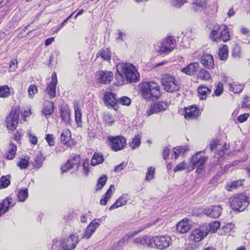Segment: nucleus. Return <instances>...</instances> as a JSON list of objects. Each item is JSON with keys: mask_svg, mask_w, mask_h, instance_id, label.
Segmentation results:
<instances>
[{"mask_svg": "<svg viewBox=\"0 0 250 250\" xmlns=\"http://www.w3.org/2000/svg\"><path fill=\"white\" fill-rule=\"evenodd\" d=\"M135 240L137 243L141 245H146L161 250L167 249L172 243L171 238L167 235L157 236L155 237L145 235L138 237Z\"/></svg>", "mask_w": 250, "mask_h": 250, "instance_id": "f257e3e1", "label": "nucleus"}, {"mask_svg": "<svg viewBox=\"0 0 250 250\" xmlns=\"http://www.w3.org/2000/svg\"><path fill=\"white\" fill-rule=\"evenodd\" d=\"M117 72L123 82L136 83L140 80V74L135 66L130 63H120L116 66Z\"/></svg>", "mask_w": 250, "mask_h": 250, "instance_id": "f03ea898", "label": "nucleus"}, {"mask_svg": "<svg viewBox=\"0 0 250 250\" xmlns=\"http://www.w3.org/2000/svg\"><path fill=\"white\" fill-rule=\"evenodd\" d=\"M140 87L141 97L147 101H156L161 95L160 86L155 82H142Z\"/></svg>", "mask_w": 250, "mask_h": 250, "instance_id": "7ed1b4c3", "label": "nucleus"}, {"mask_svg": "<svg viewBox=\"0 0 250 250\" xmlns=\"http://www.w3.org/2000/svg\"><path fill=\"white\" fill-rule=\"evenodd\" d=\"M78 236L71 234L68 238L53 240L52 250H73L79 242Z\"/></svg>", "mask_w": 250, "mask_h": 250, "instance_id": "20e7f679", "label": "nucleus"}, {"mask_svg": "<svg viewBox=\"0 0 250 250\" xmlns=\"http://www.w3.org/2000/svg\"><path fill=\"white\" fill-rule=\"evenodd\" d=\"M161 83L164 89L169 93H173L178 91L180 88L179 82L175 76L169 73H166L162 75Z\"/></svg>", "mask_w": 250, "mask_h": 250, "instance_id": "39448f33", "label": "nucleus"}, {"mask_svg": "<svg viewBox=\"0 0 250 250\" xmlns=\"http://www.w3.org/2000/svg\"><path fill=\"white\" fill-rule=\"evenodd\" d=\"M209 38L214 42L222 41L226 42L229 40L230 36L228 28L226 25H217L214 26Z\"/></svg>", "mask_w": 250, "mask_h": 250, "instance_id": "423d86ee", "label": "nucleus"}, {"mask_svg": "<svg viewBox=\"0 0 250 250\" xmlns=\"http://www.w3.org/2000/svg\"><path fill=\"white\" fill-rule=\"evenodd\" d=\"M229 201L231 208L238 211L244 210L249 205V198L243 194H236Z\"/></svg>", "mask_w": 250, "mask_h": 250, "instance_id": "0eeeda50", "label": "nucleus"}, {"mask_svg": "<svg viewBox=\"0 0 250 250\" xmlns=\"http://www.w3.org/2000/svg\"><path fill=\"white\" fill-rule=\"evenodd\" d=\"M19 108H12L5 119V123L8 129L14 130L16 129L19 123Z\"/></svg>", "mask_w": 250, "mask_h": 250, "instance_id": "6e6552de", "label": "nucleus"}, {"mask_svg": "<svg viewBox=\"0 0 250 250\" xmlns=\"http://www.w3.org/2000/svg\"><path fill=\"white\" fill-rule=\"evenodd\" d=\"M201 152H196L190 159L189 166H191V169L197 167V171L200 172L202 170L203 166L207 160V157L200 155Z\"/></svg>", "mask_w": 250, "mask_h": 250, "instance_id": "1a4fd4ad", "label": "nucleus"}, {"mask_svg": "<svg viewBox=\"0 0 250 250\" xmlns=\"http://www.w3.org/2000/svg\"><path fill=\"white\" fill-rule=\"evenodd\" d=\"M175 44V41L172 37L167 38L162 42L158 52L161 55L167 54L174 49Z\"/></svg>", "mask_w": 250, "mask_h": 250, "instance_id": "9d476101", "label": "nucleus"}, {"mask_svg": "<svg viewBox=\"0 0 250 250\" xmlns=\"http://www.w3.org/2000/svg\"><path fill=\"white\" fill-rule=\"evenodd\" d=\"M108 139L111 143V149L114 151L123 149L126 145V140L122 136H109Z\"/></svg>", "mask_w": 250, "mask_h": 250, "instance_id": "9b49d317", "label": "nucleus"}, {"mask_svg": "<svg viewBox=\"0 0 250 250\" xmlns=\"http://www.w3.org/2000/svg\"><path fill=\"white\" fill-rule=\"evenodd\" d=\"M113 77V73L106 70H100L96 74L97 81L102 84H109L112 81Z\"/></svg>", "mask_w": 250, "mask_h": 250, "instance_id": "f8f14e48", "label": "nucleus"}, {"mask_svg": "<svg viewBox=\"0 0 250 250\" xmlns=\"http://www.w3.org/2000/svg\"><path fill=\"white\" fill-rule=\"evenodd\" d=\"M168 107L167 102L163 101L152 104L146 112L147 116L165 110Z\"/></svg>", "mask_w": 250, "mask_h": 250, "instance_id": "ddd939ff", "label": "nucleus"}, {"mask_svg": "<svg viewBox=\"0 0 250 250\" xmlns=\"http://www.w3.org/2000/svg\"><path fill=\"white\" fill-rule=\"evenodd\" d=\"M61 143L68 147H72L75 146L76 143L74 140L71 139V131L67 129H64L61 134Z\"/></svg>", "mask_w": 250, "mask_h": 250, "instance_id": "4468645a", "label": "nucleus"}, {"mask_svg": "<svg viewBox=\"0 0 250 250\" xmlns=\"http://www.w3.org/2000/svg\"><path fill=\"white\" fill-rule=\"evenodd\" d=\"M51 81L48 84L45 90L48 94L50 98L52 99L56 96V88L58 83L56 73L54 72L52 74Z\"/></svg>", "mask_w": 250, "mask_h": 250, "instance_id": "2eb2a0df", "label": "nucleus"}, {"mask_svg": "<svg viewBox=\"0 0 250 250\" xmlns=\"http://www.w3.org/2000/svg\"><path fill=\"white\" fill-rule=\"evenodd\" d=\"M208 232L203 229H196L192 231L189 236V239L194 242H199L207 236Z\"/></svg>", "mask_w": 250, "mask_h": 250, "instance_id": "dca6fc26", "label": "nucleus"}, {"mask_svg": "<svg viewBox=\"0 0 250 250\" xmlns=\"http://www.w3.org/2000/svg\"><path fill=\"white\" fill-rule=\"evenodd\" d=\"M103 99L106 106L115 109V106L118 101L117 97L115 94L107 92L104 94Z\"/></svg>", "mask_w": 250, "mask_h": 250, "instance_id": "f3484780", "label": "nucleus"}, {"mask_svg": "<svg viewBox=\"0 0 250 250\" xmlns=\"http://www.w3.org/2000/svg\"><path fill=\"white\" fill-rule=\"evenodd\" d=\"M199 115V110L196 106L192 105L185 108V118L187 120L196 119Z\"/></svg>", "mask_w": 250, "mask_h": 250, "instance_id": "a211bd4d", "label": "nucleus"}, {"mask_svg": "<svg viewBox=\"0 0 250 250\" xmlns=\"http://www.w3.org/2000/svg\"><path fill=\"white\" fill-rule=\"evenodd\" d=\"M209 145L211 151H217L218 153L227 149L228 147L227 144L222 145V144L220 143V141L216 139L211 140L209 142Z\"/></svg>", "mask_w": 250, "mask_h": 250, "instance_id": "6ab92c4d", "label": "nucleus"}, {"mask_svg": "<svg viewBox=\"0 0 250 250\" xmlns=\"http://www.w3.org/2000/svg\"><path fill=\"white\" fill-rule=\"evenodd\" d=\"M222 211V208L220 206H212L204 209L205 213L212 218L219 217Z\"/></svg>", "mask_w": 250, "mask_h": 250, "instance_id": "aec40b11", "label": "nucleus"}, {"mask_svg": "<svg viewBox=\"0 0 250 250\" xmlns=\"http://www.w3.org/2000/svg\"><path fill=\"white\" fill-rule=\"evenodd\" d=\"M190 229V224L189 220L185 218L180 221L176 225L177 231L181 233H185L187 232Z\"/></svg>", "mask_w": 250, "mask_h": 250, "instance_id": "412c9836", "label": "nucleus"}, {"mask_svg": "<svg viewBox=\"0 0 250 250\" xmlns=\"http://www.w3.org/2000/svg\"><path fill=\"white\" fill-rule=\"evenodd\" d=\"M199 64L198 62L190 63L186 67L181 69V71L187 75H193L199 69Z\"/></svg>", "mask_w": 250, "mask_h": 250, "instance_id": "4be33fe9", "label": "nucleus"}, {"mask_svg": "<svg viewBox=\"0 0 250 250\" xmlns=\"http://www.w3.org/2000/svg\"><path fill=\"white\" fill-rule=\"evenodd\" d=\"M200 62L204 66L208 69L213 68L214 64L212 56L208 54H203L201 56Z\"/></svg>", "mask_w": 250, "mask_h": 250, "instance_id": "5701e85b", "label": "nucleus"}, {"mask_svg": "<svg viewBox=\"0 0 250 250\" xmlns=\"http://www.w3.org/2000/svg\"><path fill=\"white\" fill-rule=\"evenodd\" d=\"M99 225L98 222H91L85 229L84 232L83 234L82 238L86 239L89 238L92 234L95 231Z\"/></svg>", "mask_w": 250, "mask_h": 250, "instance_id": "b1692460", "label": "nucleus"}, {"mask_svg": "<svg viewBox=\"0 0 250 250\" xmlns=\"http://www.w3.org/2000/svg\"><path fill=\"white\" fill-rule=\"evenodd\" d=\"M80 157L78 156L73 157L70 160H68L67 163L61 167L62 173H63L67 172L70 169L73 167L75 165H76L79 161Z\"/></svg>", "mask_w": 250, "mask_h": 250, "instance_id": "393cba45", "label": "nucleus"}, {"mask_svg": "<svg viewBox=\"0 0 250 250\" xmlns=\"http://www.w3.org/2000/svg\"><path fill=\"white\" fill-rule=\"evenodd\" d=\"M127 194H123L109 208V210H111L120 207L125 205L127 201Z\"/></svg>", "mask_w": 250, "mask_h": 250, "instance_id": "a878e982", "label": "nucleus"}, {"mask_svg": "<svg viewBox=\"0 0 250 250\" xmlns=\"http://www.w3.org/2000/svg\"><path fill=\"white\" fill-rule=\"evenodd\" d=\"M211 89L208 88L204 85H201L198 87V93L199 94L200 99L202 100L206 99L208 95L211 93Z\"/></svg>", "mask_w": 250, "mask_h": 250, "instance_id": "bb28decb", "label": "nucleus"}, {"mask_svg": "<svg viewBox=\"0 0 250 250\" xmlns=\"http://www.w3.org/2000/svg\"><path fill=\"white\" fill-rule=\"evenodd\" d=\"M12 198L7 197L0 204V217L7 212L11 205Z\"/></svg>", "mask_w": 250, "mask_h": 250, "instance_id": "cd10ccee", "label": "nucleus"}, {"mask_svg": "<svg viewBox=\"0 0 250 250\" xmlns=\"http://www.w3.org/2000/svg\"><path fill=\"white\" fill-rule=\"evenodd\" d=\"M17 151V146L13 143L9 145L7 152L5 154V157L8 160H12L14 158Z\"/></svg>", "mask_w": 250, "mask_h": 250, "instance_id": "c85d7f7f", "label": "nucleus"}, {"mask_svg": "<svg viewBox=\"0 0 250 250\" xmlns=\"http://www.w3.org/2000/svg\"><path fill=\"white\" fill-rule=\"evenodd\" d=\"M54 103L50 101H46L44 103V109L42 110V113L45 116L51 115L54 112Z\"/></svg>", "mask_w": 250, "mask_h": 250, "instance_id": "c756f323", "label": "nucleus"}, {"mask_svg": "<svg viewBox=\"0 0 250 250\" xmlns=\"http://www.w3.org/2000/svg\"><path fill=\"white\" fill-rule=\"evenodd\" d=\"M228 85L229 91L234 93H239L244 88V86L242 84L237 82H232L231 83H229Z\"/></svg>", "mask_w": 250, "mask_h": 250, "instance_id": "7c9ffc66", "label": "nucleus"}, {"mask_svg": "<svg viewBox=\"0 0 250 250\" xmlns=\"http://www.w3.org/2000/svg\"><path fill=\"white\" fill-rule=\"evenodd\" d=\"M75 119L77 125L81 126L82 125V115L81 109L79 104L77 103L74 104Z\"/></svg>", "mask_w": 250, "mask_h": 250, "instance_id": "2f4dec72", "label": "nucleus"}, {"mask_svg": "<svg viewBox=\"0 0 250 250\" xmlns=\"http://www.w3.org/2000/svg\"><path fill=\"white\" fill-rule=\"evenodd\" d=\"M104 160V157L102 153H95L91 158V165L95 166L102 164Z\"/></svg>", "mask_w": 250, "mask_h": 250, "instance_id": "473e14b6", "label": "nucleus"}, {"mask_svg": "<svg viewBox=\"0 0 250 250\" xmlns=\"http://www.w3.org/2000/svg\"><path fill=\"white\" fill-rule=\"evenodd\" d=\"M218 56L220 60H225L228 56V47L226 44L220 47L218 50Z\"/></svg>", "mask_w": 250, "mask_h": 250, "instance_id": "72a5a7b5", "label": "nucleus"}, {"mask_svg": "<svg viewBox=\"0 0 250 250\" xmlns=\"http://www.w3.org/2000/svg\"><path fill=\"white\" fill-rule=\"evenodd\" d=\"M28 196V190L27 188L20 189L17 193V197L19 202H23L25 201Z\"/></svg>", "mask_w": 250, "mask_h": 250, "instance_id": "f704fd0d", "label": "nucleus"}, {"mask_svg": "<svg viewBox=\"0 0 250 250\" xmlns=\"http://www.w3.org/2000/svg\"><path fill=\"white\" fill-rule=\"evenodd\" d=\"M114 189V186L113 185H110L109 188L106 191V193L104 194V198L103 199H101L100 200V204L101 205L104 206L106 204L107 200L110 198L112 194V189Z\"/></svg>", "mask_w": 250, "mask_h": 250, "instance_id": "c9c22d12", "label": "nucleus"}, {"mask_svg": "<svg viewBox=\"0 0 250 250\" xmlns=\"http://www.w3.org/2000/svg\"><path fill=\"white\" fill-rule=\"evenodd\" d=\"M141 138L142 135L140 133H137L135 135L130 144V146L132 149H134L140 146Z\"/></svg>", "mask_w": 250, "mask_h": 250, "instance_id": "e433bc0d", "label": "nucleus"}, {"mask_svg": "<svg viewBox=\"0 0 250 250\" xmlns=\"http://www.w3.org/2000/svg\"><path fill=\"white\" fill-rule=\"evenodd\" d=\"M155 168L153 167H147V170L146 174L145 181L149 182L155 178Z\"/></svg>", "mask_w": 250, "mask_h": 250, "instance_id": "4c0bfd02", "label": "nucleus"}, {"mask_svg": "<svg viewBox=\"0 0 250 250\" xmlns=\"http://www.w3.org/2000/svg\"><path fill=\"white\" fill-rule=\"evenodd\" d=\"M210 75L208 71L205 69H201L197 75V78L203 81H208L210 79Z\"/></svg>", "mask_w": 250, "mask_h": 250, "instance_id": "58836bf2", "label": "nucleus"}, {"mask_svg": "<svg viewBox=\"0 0 250 250\" xmlns=\"http://www.w3.org/2000/svg\"><path fill=\"white\" fill-rule=\"evenodd\" d=\"M97 57H100L105 61H109L111 59V53L108 48H106L101 51L98 54Z\"/></svg>", "mask_w": 250, "mask_h": 250, "instance_id": "ea45409f", "label": "nucleus"}, {"mask_svg": "<svg viewBox=\"0 0 250 250\" xmlns=\"http://www.w3.org/2000/svg\"><path fill=\"white\" fill-rule=\"evenodd\" d=\"M107 177L105 175H103L98 180L96 190L101 189L105 184Z\"/></svg>", "mask_w": 250, "mask_h": 250, "instance_id": "a19ab883", "label": "nucleus"}, {"mask_svg": "<svg viewBox=\"0 0 250 250\" xmlns=\"http://www.w3.org/2000/svg\"><path fill=\"white\" fill-rule=\"evenodd\" d=\"M243 185V180H236L232 182L227 186L226 188L229 191L236 189Z\"/></svg>", "mask_w": 250, "mask_h": 250, "instance_id": "79ce46f5", "label": "nucleus"}, {"mask_svg": "<svg viewBox=\"0 0 250 250\" xmlns=\"http://www.w3.org/2000/svg\"><path fill=\"white\" fill-rule=\"evenodd\" d=\"M10 94V89L7 85H4L0 86V97L6 98L8 97Z\"/></svg>", "mask_w": 250, "mask_h": 250, "instance_id": "37998d69", "label": "nucleus"}, {"mask_svg": "<svg viewBox=\"0 0 250 250\" xmlns=\"http://www.w3.org/2000/svg\"><path fill=\"white\" fill-rule=\"evenodd\" d=\"M61 117L64 122H68L70 120V111L68 109L62 108L61 109Z\"/></svg>", "mask_w": 250, "mask_h": 250, "instance_id": "c03bdc74", "label": "nucleus"}, {"mask_svg": "<svg viewBox=\"0 0 250 250\" xmlns=\"http://www.w3.org/2000/svg\"><path fill=\"white\" fill-rule=\"evenodd\" d=\"M43 161L42 157L41 155L39 154L36 157L34 162H33V166L35 168L39 169L42 166Z\"/></svg>", "mask_w": 250, "mask_h": 250, "instance_id": "a18cd8bd", "label": "nucleus"}, {"mask_svg": "<svg viewBox=\"0 0 250 250\" xmlns=\"http://www.w3.org/2000/svg\"><path fill=\"white\" fill-rule=\"evenodd\" d=\"M17 165L21 169H25L29 165V160L25 158H20Z\"/></svg>", "mask_w": 250, "mask_h": 250, "instance_id": "49530a36", "label": "nucleus"}, {"mask_svg": "<svg viewBox=\"0 0 250 250\" xmlns=\"http://www.w3.org/2000/svg\"><path fill=\"white\" fill-rule=\"evenodd\" d=\"M28 97L30 98H33L35 95L38 92V88L35 84H31L28 89Z\"/></svg>", "mask_w": 250, "mask_h": 250, "instance_id": "de8ad7c7", "label": "nucleus"}, {"mask_svg": "<svg viewBox=\"0 0 250 250\" xmlns=\"http://www.w3.org/2000/svg\"><path fill=\"white\" fill-rule=\"evenodd\" d=\"M234 225L232 223H229L225 226L221 228V230L223 231L221 234H227L229 233L233 229Z\"/></svg>", "mask_w": 250, "mask_h": 250, "instance_id": "09e8293b", "label": "nucleus"}, {"mask_svg": "<svg viewBox=\"0 0 250 250\" xmlns=\"http://www.w3.org/2000/svg\"><path fill=\"white\" fill-rule=\"evenodd\" d=\"M90 171V167L88 160L85 159L83 163V172L84 175L87 176Z\"/></svg>", "mask_w": 250, "mask_h": 250, "instance_id": "8fccbe9b", "label": "nucleus"}, {"mask_svg": "<svg viewBox=\"0 0 250 250\" xmlns=\"http://www.w3.org/2000/svg\"><path fill=\"white\" fill-rule=\"evenodd\" d=\"M189 166H188L184 161L181 163L180 164L177 165L174 168V171L176 172L179 171L184 170L185 169H190Z\"/></svg>", "mask_w": 250, "mask_h": 250, "instance_id": "3c124183", "label": "nucleus"}, {"mask_svg": "<svg viewBox=\"0 0 250 250\" xmlns=\"http://www.w3.org/2000/svg\"><path fill=\"white\" fill-rule=\"evenodd\" d=\"M232 53L233 57L236 58H239L241 54V48L240 46L237 44H235L233 47Z\"/></svg>", "mask_w": 250, "mask_h": 250, "instance_id": "603ef678", "label": "nucleus"}, {"mask_svg": "<svg viewBox=\"0 0 250 250\" xmlns=\"http://www.w3.org/2000/svg\"><path fill=\"white\" fill-rule=\"evenodd\" d=\"M220 224L218 221H214L209 225V231L214 233L220 227Z\"/></svg>", "mask_w": 250, "mask_h": 250, "instance_id": "864d4df0", "label": "nucleus"}, {"mask_svg": "<svg viewBox=\"0 0 250 250\" xmlns=\"http://www.w3.org/2000/svg\"><path fill=\"white\" fill-rule=\"evenodd\" d=\"M184 151V148L182 147L177 146L173 148V154L172 156V157H174L175 159H176L178 157L179 154L181 153H183Z\"/></svg>", "mask_w": 250, "mask_h": 250, "instance_id": "5fc2aeb1", "label": "nucleus"}, {"mask_svg": "<svg viewBox=\"0 0 250 250\" xmlns=\"http://www.w3.org/2000/svg\"><path fill=\"white\" fill-rule=\"evenodd\" d=\"M10 180L5 177H2L0 180V188H5L10 185Z\"/></svg>", "mask_w": 250, "mask_h": 250, "instance_id": "6e6d98bb", "label": "nucleus"}, {"mask_svg": "<svg viewBox=\"0 0 250 250\" xmlns=\"http://www.w3.org/2000/svg\"><path fill=\"white\" fill-rule=\"evenodd\" d=\"M187 0H170L171 4L174 7L179 8L181 7Z\"/></svg>", "mask_w": 250, "mask_h": 250, "instance_id": "4d7b16f0", "label": "nucleus"}, {"mask_svg": "<svg viewBox=\"0 0 250 250\" xmlns=\"http://www.w3.org/2000/svg\"><path fill=\"white\" fill-rule=\"evenodd\" d=\"M104 119L105 123L108 125H111L114 122V120L113 119L110 114H105L104 117Z\"/></svg>", "mask_w": 250, "mask_h": 250, "instance_id": "13d9d810", "label": "nucleus"}, {"mask_svg": "<svg viewBox=\"0 0 250 250\" xmlns=\"http://www.w3.org/2000/svg\"><path fill=\"white\" fill-rule=\"evenodd\" d=\"M27 135L28 136L30 143L33 145H36L38 143L37 137L29 131L28 132Z\"/></svg>", "mask_w": 250, "mask_h": 250, "instance_id": "bf43d9fd", "label": "nucleus"}, {"mask_svg": "<svg viewBox=\"0 0 250 250\" xmlns=\"http://www.w3.org/2000/svg\"><path fill=\"white\" fill-rule=\"evenodd\" d=\"M119 102L121 104L125 105H129L131 104V100L127 97H122L119 100Z\"/></svg>", "mask_w": 250, "mask_h": 250, "instance_id": "052dcab7", "label": "nucleus"}, {"mask_svg": "<svg viewBox=\"0 0 250 250\" xmlns=\"http://www.w3.org/2000/svg\"><path fill=\"white\" fill-rule=\"evenodd\" d=\"M18 61L17 59H14L9 65L10 71L12 72L15 71L18 66Z\"/></svg>", "mask_w": 250, "mask_h": 250, "instance_id": "680f3d73", "label": "nucleus"}, {"mask_svg": "<svg viewBox=\"0 0 250 250\" xmlns=\"http://www.w3.org/2000/svg\"><path fill=\"white\" fill-rule=\"evenodd\" d=\"M45 139L50 146H53L54 145V138L53 135L47 134L46 135Z\"/></svg>", "mask_w": 250, "mask_h": 250, "instance_id": "e2e57ef3", "label": "nucleus"}, {"mask_svg": "<svg viewBox=\"0 0 250 250\" xmlns=\"http://www.w3.org/2000/svg\"><path fill=\"white\" fill-rule=\"evenodd\" d=\"M223 90V84L219 83L217 86L216 90L214 91V94L216 96H220Z\"/></svg>", "mask_w": 250, "mask_h": 250, "instance_id": "0e129e2a", "label": "nucleus"}, {"mask_svg": "<svg viewBox=\"0 0 250 250\" xmlns=\"http://www.w3.org/2000/svg\"><path fill=\"white\" fill-rule=\"evenodd\" d=\"M127 165V163L123 162L120 165L116 166L114 168V171L119 172L121 171Z\"/></svg>", "mask_w": 250, "mask_h": 250, "instance_id": "69168bd1", "label": "nucleus"}, {"mask_svg": "<svg viewBox=\"0 0 250 250\" xmlns=\"http://www.w3.org/2000/svg\"><path fill=\"white\" fill-rule=\"evenodd\" d=\"M249 116V114L248 113H245L244 114L239 115L237 120L240 123H243L248 119Z\"/></svg>", "mask_w": 250, "mask_h": 250, "instance_id": "338daca9", "label": "nucleus"}, {"mask_svg": "<svg viewBox=\"0 0 250 250\" xmlns=\"http://www.w3.org/2000/svg\"><path fill=\"white\" fill-rule=\"evenodd\" d=\"M242 107L246 108H250V98L246 97L244 99Z\"/></svg>", "mask_w": 250, "mask_h": 250, "instance_id": "774afa93", "label": "nucleus"}]
</instances>
